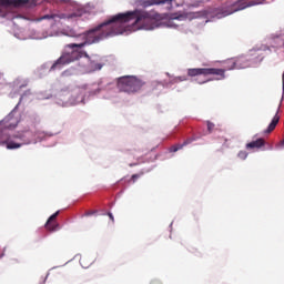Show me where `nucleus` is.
I'll list each match as a JSON object with an SVG mask.
<instances>
[{"instance_id": "f257e3e1", "label": "nucleus", "mask_w": 284, "mask_h": 284, "mask_svg": "<svg viewBox=\"0 0 284 284\" xmlns=\"http://www.w3.org/2000/svg\"><path fill=\"white\" fill-rule=\"evenodd\" d=\"M176 21H182V16L171 18L166 21H158L152 19L150 12L141 9L116 13L85 32L79 33L77 30L67 32V37H71V39H75V41L80 42L65 44L61 51V55L53 63L45 62L42 64L41 69L48 70L49 72L63 70L65 65L77 63V61H81L83 57H88V52L83 51L85 45L100 43V41H104V39L125 34V32H132L134 30H156L159 28H169L182 32V24L176 23Z\"/></svg>"}, {"instance_id": "f03ea898", "label": "nucleus", "mask_w": 284, "mask_h": 284, "mask_svg": "<svg viewBox=\"0 0 284 284\" xmlns=\"http://www.w3.org/2000/svg\"><path fill=\"white\" fill-rule=\"evenodd\" d=\"M92 10H94V6L88 3L85 6L75 4L72 13H50L34 19L29 13L21 14L11 12L7 13L4 17L6 19H9V21H14V19H21L22 21H47L50 26L49 29L44 31L48 39V37H68V32L74 29H63V23H65V21H70V19H77V17L90 14Z\"/></svg>"}, {"instance_id": "7ed1b4c3", "label": "nucleus", "mask_w": 284, "mask_h": 284, "mask_svg": "<svg viewBox=\"0 0 284 284\" xmlns=\"http://www.w3.org/2000/svg\"><path fill=\"white\" fill-rule=\"evenodd\" d=\"M85 90H88V85L77 87L71 84L58 90L53 95L50 93L39 92L37 93V99L40 101L52 99L53 103L60 108H72V105L85 103V97L83 95Z\"/></svg>"}, {"instance_id": "20e7f679", "label": "nucleus", "mask_w": 284, "mask_h": 284, "mask_svg": "<svg viewBox=\"0 0 284 284\" xmlns=\"http://www.w3.org/2000/svg\"><path fill=\"white\" fill-rule=\"evenodd\" d=\"M45 136V132L37 129V124H27L22 130H19L11 135V139H17L20 142L9 140L7 142H2V145H6L7 150H19L22 145L39 143V141H43Z\"/></svg>"}, {"instance_id": "39448f33", "label": "nucleus", "mask_w": 284, "mask_h": 284, "mask_svg": "<svg viewBox=\"0 0 284 284\" xmlns=\"http://www.w3.org/2000/svg\"><path fill=\"white\" fill-rule=\"evenodd\" d=\"M270 50V47L262 44L260 47L253 48L248 55H242L237 58L236 60L234 59H229L225 62V67L227 70H245V68H256L263 59H265V53Z\"/></svg>"}, {"instance_id": "423d86ee", "label": "nucleus", "mask_w": 284, "mask_h": 284, "mask_svg": "<svg viewBox=\"0 0 284 284\" xmlns=\"http://www.w3.org/2000/svg\"><path fill=\"white\" fill-rule=\"evenodd\" d=\"M34 99V94L31 90H26L19 99L17 105L12 109V111L1 121L2 134L3 130H14L19 123H21V110L19 106L21 103H28Z\"/></svg>"}, {"instance_id": "0eeeda50", "label": "nucleus", "mask_w": 284, "mask_h": 284, "mask_svg": "<svg viewBox=\"0 0 284 284\" xmlns=\"http://www.w3.org/2000/svg\"><path fill=\"white\" fill-rule=\"evenodd\" d=\"M42 1H52V0H1V17L6 19V14L14 12V10H27V14H30V10L36 8L37 4L42 3ZM63 3H68L70 0H60Z\"/></svg>"}, {"instance_id": "6e6552de", "label": "nucleus", "mask_w": 284, "mask_h": 284, "mask_svg": "<svg viewBox=\"0 0 284 284\" xmlns=\"http://www.w3.org/2000/svg\"><path fill=\"white\" fill-rule=\"evenodd\" d=\"M118 88L121 92L132 94L143 88V82L134 75H123L118 79Z\"/></svg>"}, {"instance_id": "1a4fd4ad", "label": "nucleus", "mask_w": 284, "mask_h": 284, "mask_svg": "<svg viewBox=\"0 0 284 284\" xmlns=\"http://www.w3.org/2000/svg\"><path fill=\"white\" fill-rule=\"evenodd\" d=\"M83 59L87 61L85 64L80 65L81 74H92V72H99L103 70V59L99 54H88L83 55Z\"/></svg>"}, {"instance_id": "9d476101", "label": "nucleus", "mask_w": 284, "mask_h": 284, "mask_svg": "<svg viewBox=\"0 0 284 284\" xmlns=\"http://www.w3.org/2000/svg\"><path fill=\"white\" fill-rule=\"evenodd\" d=\"M265 3V0H243L234 4L231 9H222L216 12L215 19H224V17H230L239 10H245V8H252V6H261Z\"/></svg>"}, {"instance_id": "9b49d317", "label": "nucleus", "mask_w": 284, "mask_h": 284, "mask_svg": "<svg viewBox=\"0 0 284 284\" xmlns=\"http://www.w3.org/2000/svg\"><path fill=\"white\" fill-rule=\"evenodd\" d=\"M214 75L215 81H223L225 79V70L216 68H193L187 69V77H210Z\"/></svg>"}, {"instance_id": "f8f14e48", "label": "nucleus", "mask_w": 284, "mask_h": 284, "mask_svg": "<svg viewBox=\"0 0 284 284\" xmlns=\"http://www.w3.org/2000/svg\"><path fill=\"white\" fill-rule=\"evenodd\" d=\"M28 83H29L28 79L18 78L13 81V83L2 84V90L3 92L11 90L9 93V97L11 99H14L19 97L23 88H28Z\"/></svg>"}, {"instance_id": "ddd939ff", "label": "nucleus", "mask_w": 284, "mask_h": 284, "mask_svg": "<svg viewBox=\"0 0 284 284\" xmlns=\"http://www.w3.org/2000/svg\"><path fill=\"white\" fill-rule=\"evenodd\" d=\"M112 83H104L103 81L95 82L89 88L90 97H98V94H101V92H108V88H110Z\"/></svg>"}, {"instance_id": "4468645a", "label": "nucleus", "mask_w": 284, "mask_h": 284, "mask_svg": "<svg viewBox=\"0 0 284 284\" xmlns=\"http://www.w3.org/2000/svg\"><path fill=\"white\" fill-rule=\"evenodd\" d=\"M12 23H13V37H16V39H19L20 41L28 40V31L23 28H19V26H17V22H12Z\"/></svg>"}, {"instance_id": "2eb2a0df", "label": "nucleus", "mask_w": 284, "mask_h": 284, "mask_svg": "<svg viewBox=\"0 0 284 284\" xmlns=\"http://www.w3.org/2000/svg\"><path fill=\"white\" fill-rule=\"evenodd\" d=\"M173 0H144L141 2L142 8H150L151 6H172Z\"/></svg>"}, {"instance_id": "dca6fc26", "label": "nucleus", "mask_w": 284, "mask_h": 284, "mask_svg": "<svg viewBox=\"0 0 284 284\" xmlns=\"http://www.w3.org/2000/svg\"><path fill=\"white\" fill-rule=\"evenodd\" d=\"M199 138H189L186 139L182 144H176V145H173L171 149H170V152H179V150H183V148H185V145H190V143H194V141H196Z\"/></svg>"}, {"instance_id": "f3484780", "label": "nucleus", "mask_w": 284, "mask_h": 284, "mask_svg": "<svg viewBox=\"0 0 284 284\" xmlns=\"http://www.w3.org/2000/svg\"><path fill=\"white\" fill-rule=\"evenodd\" d=\"M60 211H57L55 213H53L47 221L45 223V227L47 230H50V232H54L57 230V227H59V224L52 225V221L57 220V216H59Z\"/></svg>"}, {"instance_id": "a211bd4d", "label": "nucleus", "mask_w": 284, "mask_h": 284, "mask_svg": "<svg viewBox=\"0 0 284 284\" xmlns=\"http://www.w3.org/2000/svg\"><path fill=\"white\" fill-rule=\"evenodd\" d=\"M27 32H28V39H37V40L47 39L45 31L39 32L34 29H31V30H28Z\"/></svg>"}, {"instance_id": "6ab92c4d", "label": "nucleus", "mask_w": 284, "mask_h": 284, "mask_svg": "<svg viewBox=\"0 0 284 284\" xmlns=\"http://www.w3.org/2000/svg\"><path fill=\"white\" fill-rule=\"evenodd\" d=\"M278 121H281V118L278 114H275L264 133L270 134L271 132H274V130H276V125H278Z\"/></svg>"}, {"instance_id": "aec40b11", "label": "nucleus", "mask_w": 284, "mask_h": 284, "mask_svg": "<svg viewBox=\"0 0 284 284\" xmlns=\"http://www.w3.org/2000/svg\"><path fill=\"white\" fill-rule=\"evenodd\" d=\"M263 145H265V140L263 139H257L255 141H252L250 143L246 144V150H254V149H261L263 148Z\"/></svg>"}, {"instance_id": "412c9836", "label": "nucleus", "mask_w": 284, "mask_h": 284, "mask_svg": "<svg viewBox=\"0 0 284 284\" xmlns=\"http://www.w3.org/2000/svg\"><path fill=\"white\" fill-rule=\"evenodd\" d=\"M183 81H187V77H185V75H180V77L171 78L170 83H171L172 85H174V83H181V82H183Z\"/></svg>"}, {"instance_id": "4be33fe9", "label": "nucleus", "mask_w": 284, "mask_h": 284, "mask_svg": "<svg viewBox=\"0 0 284 284\" xmlns=\"http://www.w3.org/2000/svg\"><path fill=\"white\" fill-rule=\"evenodd\" d=\"M247 155H248L247 151H240L237 153L239 159H241L242 161H245V159H247Z\"/></svg>"}, {"instance_id": "5701e85b", "label": "nucleus", "mask_w": 284, "mask_h": 284, "mask_svg": "<svg viewBox=\"0 0 284 284\" xmlns=\"http://www.w3.org/2000/svg\"><path fill=\"white\" fill-rule=\"evenodd\" d=\"M141 176H143V173H136L131 176V180L133 183H136V179H141Z\"/></svg>"}, {"instance_id": "b1692460", "label": "nucleus", "mask_w": 284, "mask_h": 284, "mask_svg": "<svg viewBox=\"0 0 284 284\" xmlns=\"http://www.w3.org/2000/svg\"><path fill=\"white\" fill-rule=\"evenodd\" d=\"M206 124H207V131H209V133L212 134V130H214V123L207 121Z\"/></svg>"}, {"instance_id": "393cba45", "label": "nucleus", "mask_w": 284, "mask_h": 284, "mask_svg": "<svg viewBox=\"0 0 284 284\" xmlns=\"http://www.w3.org/2000/svg\"><path fill=\"white\" fill-rule=\"evenodd\" d=\"M275 148H276V150H283L284 149V139Z\"/></svg>"}, {"instance_id": "a878e982", "label": "nucleus", "mask_w": 284, "mask_h": 284, "mask_svg": "<svg viewBox=\"0 0 284 284\" xmlns=\"http://www.w3.org/2000/svg\"><path fill=\"white\" fill-rule=\"evenodd\" d=\"M95 213H97V211H89V212L84 213V216H92Z\"/></svg>"}, {"instance_id": "bb28decb", "label": "nucleus", "mask_w": 284, "mask_h": 284, "mask_svg": "<svg viewBox=\"0 0 284 284\" xmlns=\"http://www.w3.org/2000/svg\"><path fill=\"white\" fill-rule=\"evenodd\" d=\"M108 216H109L110 221H112V223H114V215L112 214V212H109Z\"/></svg>"}, {"instance_id": "cd10ccee", "label": "nucleus", "mask_w": 284, "mask_h": 284, "mask_svg": "<svg viewBox=\"0 0 284 284\" xmlns=\"http://www.w3.org/2000/svg\"><path fill=\"white\" fill-rule=\"evenodd\" d=\"M151 284H161V281H159V280H153V281L151 282Z\"/></svg>"}, {"instance_id": "c85d7f7f", "label": "nucleus", "mask_w": 284, "mask_h": 284, "mask_svg": "<svg viewBox=\"0 0 284 284\" xmlns=\"http://www.w3.org/2000/svg\"><path fill=\"white\" fill-rule=\"evenodd\" d=\"M48 276H49V274H47L42 284H45V281H48Z\"/></svg>"}, {"instance_id": "c756f323", "label": "nucleus", "mask_w": 284, "mask_h": 284, "mask_svg": "<svg viewBox=\"0 0 284 284\" xmlns=\"http://www.w3.org/2000/svg\"><path fill=\"white\" fill-rule=\"evenodd\" d=\"M158 85H162V88H163V85H165V84H163L162 82H158Z\"/></svg>"}, {"instance_id": "7c9ffc66", "label": "nucleus", "mask_w": 284, "mask_h": 284, "mask_svg": "<svg viewBox=\"0 0 284 284\" xmlns=\"http://www.w3.org/2000/svg\"><path fill=\"white\" fill-rule=\"evenodd\" d=\"M207 81H209V80H206V81H203V82H200V83H207Z\"/></svg>"}, {"instance_id": "2f4dec72", "label": "nucleus", "mask_w": 284, "mask_h": 284, "mask_svg": "<svg viewBox=\"0 0 284 284\" xmlns=\"http://www.w3.org/2000/svg\"><path fill=\"white\" fill-rule=\"evenodd\" d=\"M64 74H68V71H64Z\"/></svg>"}]
</instances>
